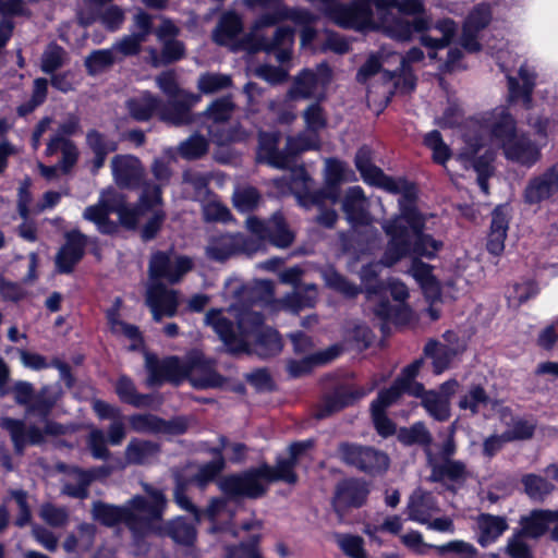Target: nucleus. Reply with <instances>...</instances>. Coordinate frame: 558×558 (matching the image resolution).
<instances>
[{"instance_id":"34","label":"nucleus","mask_w":558,"mask_h":558,"mask_svg":"<svg viewBox=\"0 0 558 558\" xmlns=\"http://www.w3.org/2000/svg\"><path fill=\"white\" fill-rule=\"evenodd\" d=\"M189 428V421L183 416L162 420L154 414L142 413V432L181 435Z\"/></svg>"},{"instance_id":"45","label":"nucleus","mask_w":558,"mask_h":558,"mask_svg":"<svg viewBox=\"0 0 558 558\" xmlns=\"http://www.w3.org/2000/svg\"><path fill=\"white\" fill-rule=\"evenodd\" d=\"M151 171L158 183L142 182V194L148 191L154 203L161 202V190L170 179L171 171L166 161L156 159L153 163Z\"/></svg>"},{"instance_id":"58","label":"nucleus","mask_w":558,"mask_h":558,"mask_svg":"<svg viewBox=\"0 0 558 558\" xmlns=\"http://www.w3.org/2000/svg\"><path fill=\"white\" fill-rule=\"evenodd\" d=\"M116 60L117 57L112 47L95 50L85 59V66L90 74L95 75L110 66Z\"/></svg>"},{"instance_id":"47","label":"nucleus","mask_w":558,"mask_h":558,"mask_svg":"<svg viewBox=\"0 0 558 558\" xmlns=\"http://www.w3.org/2000/svg\"><path fill=\"white\" fill-rule=\"evenodd\" d=\"M522 484L525 494L534 501H543L555 488L546 478L532 473L522 477Z\"/></svg>"},{"instance_id":"61","label":"nucleus","mask_w":558,"mask_h":558,"mask_svg":"<svg viewBox=\"0 0 558 558\" xmlns=\"http://www.w3.org/2000/svg\"><path fill=\"white\" fill-rule=\"evenodd\" d=\"M422 365V359L415 360L407 367H404L402 374L396 379L398 385L404 386V388L409 390V393L414 396H420L423 392V386L421 384L414 383V378L417 376Z\"/></svg>"},{"instance_id":"43","label":"nucleus","mask_w":558,"mask_h":558,"mask_svg":"<svg viewBox=\"0 0 558 558\" xmlns=\"http://www.w3.org/2000/svg\"><path fill=\"white\" fill-rule=\"evenodd\" d=\"M344 180V165L337 159H328L326 160L325 168V182L327 185L326 190H317L316 192H323L320 195L322 199L317 204H322L324 199H331L332 203H336L338 199L337 187Z\"/></svg>"},{"instance_id":"7","label":"nucleus","mask_w":558,"mask_h":558,"mask_svg":"<svg viewBox=\"0 0 558 558\" xmlns=\"http://www.w3.org/2000/svg\"><path fill=\"white\" fill-rule=\"evenodd\" d=\"M193 94L179 95L167 106L161 107L160 101L148 93H142V120L157 114L160 120L175 126L190 124L193 121L191 109L198 101Z\"/></svg>"},{"instance_id":"53","label":"nucleus","mask_w":558,"mask_h":558,"mask_svg":"<svg viewBox=\"0 0 558 558\" xmlns=\"http://www.w3.org/2000/svg\"><path fill=\"white\" fill-rule=\"evenodd\" d=\"M260 201V194L253 186H243L236 189L232 195V203L236 210L250 213L257 208Z\"/></svg>"},{"instance_id":"64","label":"nucleus","mask_w":558,"mask_h":558,"mask_svg":"<svg viewBox=\"0 0 558 558\" xmlns=\"http://www.w3.org/2000/svg\"><path fill=\"white\" fill-rule=\"evenodd\" d=\"M525 536L522 531H519L508 539L505 553L510 558H534L531 547L524 541Z\"/></svg>"},{"instance_id":"6","label":"nucleus","mask_w":558,"mask_h":558,"mask_svg":"<svg viewBox=\"0 0 558 558\" xmlns=\"http://www.w3.org/2000/svg\"><path fill=\"white\" fill-rule=\"evenodd\" d=\"M456 452L457 444L453 430H451L437 452L433 451L430 447L424 448L426 465L430 471L427 481L440 483L451 493H457L471 476L466 463L453 459Z\"/></svg>"},{"instance_id":"38","label":"nucleus","mask_w":558,"mask_h":558,"mask_svg":"<svg viewBox=\"0 0 558 558\" xmlns=\"http://www.w3.org/2000/svg\"><path fill=\"white\" fill-rule=\"evenodd\" d=\"M317 286L315 283H305L284 295L282 304L293 313H299L303 308L313 307L317 302Z\"/></svg>"},{"instance_id":"44","label":"nucleus","mask_w":558,"mask_h":558,"mask_svg":"<svg viewBox=\"0 0 558 558\" xmlns=\"http://www.w3.org/2000/svg\"><path fill=\"white\" fill-rule=\"evenodd\" d=\"M260 466L266 482L282 481L288 484L298 482V475L294 472L296 464L289 458H278L274 466L268 464H262Z\"/></svg>"},{"instance_id":"23","label":"nucleus","mask_w":558,"mask_h":558,"mask_svg":"<svg viewBox=\"0 0 558 558\" xmlns=\"http://www.w3.org/2000/svg\"><path fill=\"white\" fill-rule=\"evenodd\" d=\"M490 21L492 10L488 4H478L469 13L460 37V44L468 52H478L482 49V45L478 41V33Z\"/></svg>"},{"instance_id":"57","label":"nucleus","mask_w":558,"mask_h":558,"mask_svg":"<svg viewBox=\"0 0 558 558\" xmlns=\"http://www.w3.org/2000/svg\"><path fill=\"white\" fill-rule=\"evenodd\" d=\"M335 541L340 549L350 558H367L364 541L361 536L336 533Z\"/></svg>"},{"instance_id":"37","label":"nucleus","mask_w":558,"mask_h":558,"mask_svg":"<svg viewBox=\"0 0 558 558\" xmlns=\"http://www.w3.org/2000/svg\"><path fill=\"white\" fill-rule=\"evenodd\" d=\"M476 522L480 531L477 541L483 547L495 542L508 529L506 518L500 515L482 513Z\"/></svg>"},{"instance_id":"19","label":"nucleus","mask_w":558,"mask_h":558,"mask_svg":"<svg viewBox=\"0 0 558 558\" xmlns=\"http://www.w3.org/2000/svg\"><path fill=\"white\" fill-rule=\"evenodd\" d=\"M293 43L294 31L289 26L277 27L271 37L258 33L253 37L254 50L274 53L279 63L291 59Z\"/></svg>"},{"instance_id":"55","label":"nucleus","mask_w":558,"mask_h":558,"mask_svg":"<svg viewBox=\"0 0 558 558\" xmlns=\"http://www.w3.org/2000/svg\"><path fill=\"white\" fill-rule=\"evenodd\" d=\"M378 265L368 264L361 268L360 277L365 286V293L368 300H373L377 296H381L385 290V283L378 281Z\"/></svg>"},{"instance_id":"46","label":"nucleus","mask_w":558,"mask_h":558,"mask_svg":"<svg viewBox=\"0 0 558 558\" xmlns=\"http://www.w3.org/2000/svg\"><path fill=\"white\" fill-rule=\"evenodd\" d=\"M211 175L209 173L201 172L197 170H185L182 174L183 183L190 185L194 191L193 198L195 201L204 202L210 194L209 182Z\"/></svg>"},{"instance_id":"30","label":"nucleus","mask_w":558,"mask_h":558,"mask_svg":"<svg viewBox=\"0 0 558 558\" xmlns=\"http://www.w3.org/2000/svg\"><path fill=\"white\" fill-rule=\"evenodd\" d=\"M342 210L347 220L352 226L368 225L371 222L368 201L360 186H352L347 191L342 201Z\"/></svg>"},{"instance_id":"42","label":"nucleus","mask_w":558,"mask_h":558,"mask_svg":"<svg viewBox=\"0 0 558 558\" xmlns=\"http://www.w3.org/2000/svg\"><path fill=\"white\" fill-rule=\"evenodd\" d=\"M498 405L499 401L492 399L481 385H471L459 400V408L470 410L472 415L477 414L481 408L490 407L496 409Z\"/></svg>"},{"instance_id":"16","label":"nucleus","mask_w":558,"mask_h":558,"mask_svg":"<svg viewBox=\"0 0 558 558\" xmlns=\"http://www.w3.org/2000/svg\"><path fill=\"white\" fill-rule=\"evenodd\" d=\"M135 496L132 501L123 507H117L101 501L93 504L92 514L96 521L107 526L124 523L134 534L137 532L140 504Z\"/></svg>"},{"instance_id":"5","label":"nucleus","mask_w":558,"mask_h":558,"mask_svg":"<svg viewBox=\"0 0 558 558\" xmlns=\"http://www.w3.org/2000/svg\"><path fill=\"white\" fill-rule=\"evenodd\" d=\"M142 490V536H167L178 545L193 546L197 537L195 525L181 515L166 521L167 499L163 493L143 483Z\"/></svg>"},{"instance_id":"12","label":"nucleus","mask_w":558,"mask_h":558,"mask_svg":"<svg viewBox=\"0 0 558 558\" xmlns=\"http://www.w3.org/2000/svg\"><path fill=\"white\" fill-rule=\"evenodd\" d=\"M263 480H265L264 472L262 466H258L222 477L219 481V488L232 499H257L267 492V485L263 483Z\"/></svg>"},{"instance_id":"31","label":"nucleus","mask_w":558,"mask_h":558,"mask_svg":"<svg viewBox=\"0 0 558 558\" xmlns=\"http://www.w3.org/2000/svg\"><path fill=\"white\" fill-rule=\"evenodd\" d=\"M502 149L508 159L525 166L539 158L538 148L525 134H517Z\"/></svg>"},{"instance_id":"1","label":"nucleus","mask_w":558,"mask_h":558,"mask_svg":"<svg viewBox=\"0 0 558 558\" xmlns=\"http://www.w3.org/2000/svg\"><path fill=\"white\" fill-rule=\"evenodd\" d=\"M363 1L366 3V17L361 29L381 25L389 37L399 41L417 37L424 47H448L458 31L451 19L433 23L421 0Z\"/></svg>"},{"instance_id":"32","label":"nucleus","mask_w":558,"mask_h":558,"mask_svg":"<svg viewBox=\"0 0 558 558\" xmlns=\"http://www.w3.org/2000/svg\"><path fill=\"white\" fill-rule=\"evenodd\" d=\"M363 395L357 391H352L348 387H339L331 395L324 398L323 402L318 405L315 417L323 420L331 414L342 410L343 408L352 404L355 400Z\"/></svg>"},{"instance_id":"62","label":"nucleus","mask_w":558,"mask_h":558,"mask_svg":"<svg viewBox=\"0 0 558 558\" xmlns=\"http://www.w3.org/2000/svg\"><path fill=\"white\" fill-rule=\"evenodd\" d=\"M439 555L451 554L452 558H476V548L464 541H451L447 544L435 546Z\"/></svg>"},{"instance_id":"28","label":"nucleus","mask_w":558,"mask_h":558,"mask_svg":"<svg viewBox=\"0 0 558 558\" xmlns=\"http://www.w3.org/2000/svg\"><path fill=\"white\" fill-rule=\"evenodd\" d=\"M509 207L507 205L497 206L492 213V221L487 236V251L499 256L505 250V241L509 229Z\"/></svg>"},{"instance_id":"39","label":"nucleus","mask_w":558,"mask_h":558,"mask_svg":"<svg viewBox=\"0 0 558 558\" xmlns=\"http://www.w3.org/2000/svg\"><path fill=\"white\" fill-rule=\"evenodd\" d=\"M489 129L493 141L502 148L518 134L514 119L505 110L494 113Z\"/></svg>"},{"instance_id":"29","label":"nucleus","mask_w":558,"mask_h":558,"mask_svg":"<svg viewBox=\"0 0 558 558\" xmlns=\"http://www.w3.org/2000/svg\"><path fill=\"white\" fill-rule=\"evenodd\" d=\"M162 201L154 203L148 191L142 194V240L150 241L156 238L166 221Z\"/></svg>"},{"instance_id":"63","label":"nucleus","mask_w":558,"mask_h":558,"mask_svg":"<svg viewBox=\"0 0 558 558\" xmlns=\"http://www.w3.org/2000/svg\"><path fill=\"white\" fill-rule=\"evenodd\" d=\"M401 440L405 445H421L424 448H429L433 441L432 434L423 423H416L409 429H405L400 435Z\"/></svg>"},{"instance_id":"24","label":"nucleus","mask_w":558,"mask_h":558,"mask_svg":"<svg viewBox=\"0 0 558 558\" xmlns=\"http://www.w3.org/2000/svg\"><path fill=\"white\" fill-rule=\"evenodd\" d=\"M272 183L281 192L290 191L304 195L313 204H318L322 199L323 192H312V179L303 167H295L289 174L272 179Z\"/></svg>"},{"instance_id":"40","label":"nucleus","mask_w":558,"mask_h":558,"mask_svg":"<svg viewBox=\"0 0 558 558\" xmlns=\"http://www.w3.org/2000/svg\"><path fill=\"white\" fill-rule=\"evenodd\" d=\"M252 339L255 341L254 349H251L248 354L255 353L262 359H267L279 354L282 350L279 333L272 328L265 327Z\"/></svg>"},{"instance_id":"54","label":"nucleus","mask_w":558,"mask_h":558,"mask_svg":"<svg viewBox=\"0 0 558 558\" xmlns=\"http://www.w3.org/2000/svg\"><path fill=\"white\" fill-rule=\"evenodd\" d=\"M235 105L231 96L215 99L206 109L205 116L215 123L228 121L233 114Z\"/></svg>"},{"instance_id":"59","label":"nucleus","mask_w":558,"mask_h":558,"mask_svg":"<svg viewBox=\"0 0 558 558\" xmlns=\"http://www.w3.org/2000/svg\"><path fill=\"white\" fill-rule=\"evenodd\" d=\"M535 428L536 423L534 420L515 417L508 425V429L505 434L509 441L526 440L533 437Z\"/></svg>"},{"instance_id":"36","label":"nucleus","mask_w":558,"mask_h":558,"mask_svg":"<svg viewBox=\"0 0 558 558\" xmlns=\"http://www.w3.org/2000/svg\"><path fill=\"white\" fill-rule=\"evenodd\" d=\"M409 519L426 523L433 518L435 512H438V506L430 493H414L408 504Z\"/></svg>"},{"instance_id":"2","label":"nucleus","mask_w":558,"mask_h":558,"mask_svg":"<svg viewBox=\"0 0 558 558\" xmlns=\"http://www.w3.org/2000/svg\"><path fill=\"white\" fill-rule=\"evenodd\" d=\"M425 218L416 207L408 202L401 204V213L398 217L383 223L385 233L390 238L381 263L385 266H393L402 258L414 255L426 258L435 257L442 247V242L424 233Z\"/></svg>"},{"instance_id":"20","label":"nucleus","mask_w":558,"mask_h":558,"mask_svg":"<svg viewBox=\"0 0 558 558\" xmlns=\"http://www.w3.org/2000/svg\"><path fill=\"white\" fill-rule=\"evenodd\" d=\"M119 193L112 189L100 193L97 204L87 206L83 218L95 223L97 230L105 234L116 232L117 225L110 220L109 215L118 208Z\"/></svg>"},{"instance_id":"60","label":"nucleus","mask_w":558,"mask_h":558,"mask_svg":"<svg viewBox=\"0 0 558 558\" xmlns=\"http://www.w3.org/2000/svg\"><path fill=\"white\" fill-rule=\"evenodd\" d=\"M225 459H213L199 465L196 474L193 476V481L201 487L204 488L208 483L213 482L225 469Z\"/></svg>"},{"instance_id":"52","label":"nucleus","mask_w":558,"mask_h":558,"mask_svg":"<svg viewBox=\"0 0 558 558\" xmlns=\"http://www.w3.org/2000/svg\"><path fill=\"white\" fill-rule=\"evenodd\" d=\"M209 148V143L205 136L195 133L185 141L181 142L178 151L182 158L192 160L204 156Z\"/></svg>"},{"instance_id":"15","label":"nucleus","mask_w":558,"mask_h":558,"mask_svg":"<svg viewBox=\"0 0 558 558\" xmlns=\"http://www.w3.org/2000/svg\"><path fill=\"white\" fill-rule=\"evenodd\" d=\"M44 432L37 426H29L27 429L23 421L9 417L1 418L0 426L10 433L14 449L22 453L27 444L38 445L44 441V435H61L65 433L64 426L44 417Z\"/></svg>"},{"instance_id":"14","label":"nucleus","mask_w":558,"mask_h":558,"mask_svg":"<svg viewBox=\"0 0 558 558\" xmlns=\"http://www.w3.org/2000/svg\"><path fill=\"white\" fill-rule=\"evenodd\" d=\"M279 141L278 132H259L256 160L278 169L290 167L300 149L295 147V140L292 137L287 138L283 149L278 148Z\"/></svg>"},{"instance_id":"41","label":"nucleus","mask_w":558,"mask_h":558,"mask_svg":"<svg viewBox=\"0 0 558 558\" xmlns=\"http://www.w3.org/2000/svg\"><path fill=\"white\" fill-rule=\"evenodd\" d=\"M519 76L522 81V85H520L514 77L508 76L509 99L511 101L522 99L524 105L529 107L535 85V75L526 66L522 65L519 70Z\"/></svg>"},{"instance_id":"33","label":"nucleus","mask_w":558,"mask_h":558,"mask_svg":"<svg viewBox=\"0 0 558 558\" xmlns=\"http://www.w3.org/2000/svg\"><path fill=\"white\" fill-rule=\"evenodd\" d=\"M114 180L121 187H136L140 182V163L135 157L118 156L112 160Z\"/></svg>"},{"instance_id":"35","label":"nucleus","mask_w":558,"mask_h":558,"mask_svg":"<svg viewBox=\"0 0 558 558\" xmlns=\"http://www.w3.org/2000/svg\"><path fill=\"white\" fill-rule=\"evenodd\" d=\"M240 16L231 11L223 13L213 31V40L220 46H228L242 33Z\"/></svg>"},{"instance_id":"10","label":"nucleus","mask_w":558,"mask_h":558,"mask_svg":"<svg viewBox=\"0 0 558 558\" xmlns=\"http://www.w3.org/2000/svg\"><path fill=\"white\" fill-rule=\"evenodd\" d=\"M330 82V68L326 63H320L315 69H304L296 74L287 95L292 100L315 98L319 101L325 99L326 88Z\"/></svg>"},{"instance_id":"51","label":"nucleus","mask_w":558,"mask_h":558,"mask_svg":"<svg viewBox=\"0 0 558 558\" xmlns=\"http://www.w3.org/2000/svg\"><path fill=\"white\" fill-rule=\"evenodd\" d=\"M121 306V300L116 299L112 307L107 311V319L110 325V329L116 335H122L130 340H136L138 336V329L134 325L122 322L119 317V310Z\"/></svg>"},{"instance_id":"27","label":"nucleus","mask_w":558,"mask_h":558,"mask_svg":"<svg viewBox=\"0 0 558 558\" xmlns=\"http://www.w3.org/2000/svg\"><path fill=\"white\" fill-rule=\"evenodd\" d=\"M387 289L393 300L398 301L400 304L392 306L389 301L381 300L374 306V314L384 322L381 329H384L385 322L396 318L397 312L404 317L409 314V308L403 304V302L409 298L407 286L399 280L392 279L388 282L387 288L385 287L384 291Z\"/></svg>"},{"instance_id":"50","label":"nucleus","mask_w":558,"mask_h":558,"mask_svg":"<svg viewBox=\"0 0 558 558\" xmlns=\"http://www.w3.org/2000/svg\"><path fill=\"white\" fill-rule=\"evenodd\" d=\"M232 78L228 74L206 72L197 80V87L203 94H214L231 87Z\"/></svg>"},{"instance_id":"4","label":"nucleus","mask_w":558,"mask_h":558,"mask_svg":"<svg viewBox=\"0 0 558 558\" xmlns=\"http://www.w3.org/2000/svg\"><path fill=\"white\" fill-rule=\"evenodd\" d=\"M204 323L232 354L250 353V340L265 328L262 313L244 305L226 311L211 308L205 314Z\"/></svg>"},{"instance_id":"9","label":"nucleus","mask_w":558,"mask_h":558,"mask_svg":"<svg viewBox=\"0 0 558 558\" xmlns=\"http://www.w3.org/2000/svg\"><path fill=\"white\" fill-rule=\"evenodd\" d=\"M262 250L259 240L247 236L241 232H227L211 235L205 246L208 259L223 263L229 258L244 254L251 256Z\"/></svg>"},{"instance_id":"48","label":"nucleus","mask_w":558,"mask_h":558,"mask_svg":"<svg viewBox=\"0 0 558 558\" xmlns=\"http://www.w3.org/2000/svg\"><path fill=\"white\" fill-rule=\"evenodd\" d=\"M260 534H252L239 545L226 546V558H263L259 551Z\"/></svg>"},{"instance_id":"21","label":"nucleus","mask_w":558,"mask_h":558,"mask_svg":"<svg viewBox=\"0 0 558 558\" xmlns=\"http://www.w3.org/2000/svg\"><path fill=\"white\" fill-rule=\"evenodd\" d=\"M520 525V531L526 537L537 539L549 531L550 538L558 542V510H532L527 515L521 517Z\"/></svg>"},{"instance_id":"17","label":"nucleus","mask_w":558,"mask_h":558,"mask_svg":"<svg viewBox=\"0 0 558 558\" xmlns=\"http://www.w3.org/2000/svg\"><path fill=\"white\" fill-rule=\"evenodd\" d=\"M181 304L180 292L156 282L147 289L146 305L153 319L160 323L163 318H172L178 314Z\"/></svg>"},{"instance_id":"11","label":"nucleus","mask_w":558,"mask_h":558,"mask_svg":"<svg viewBox=\"0 0 558 558\" xmlns=\"http://www.w3.org/2000/svg\"><path fill=\"white\" fill-rule=\"evenodd\" d=\"M245 228L257 236L254 239L260 241L262 248L265 240L278 248H287L295 239L280 211L274 213L267 221L250 216L245 220Z\"/></svg>"},{"instance_id":"26","label":"nucleus","mask_w":558,"mask_h":558,"mask_svg":"<svg viewBox=\"0 0 558 558\" xmlns=\"http://www.w3.org/2000/svg\"><path fill=\"white\" fill-rule=\"evenodd\" d=\"M556 192H558V163L530 180L524 190V199L529 204H537Z\"/></svg>"},{"instance_id":"56","label":"nucleus","mask_w":558,"mask_h":558,"mask_svg":"<svg viewBox=\"0 0 558 558\" xmlns=\"http://www.w3.org/2000/svg\"><path fill=\"white\" fill-rule=\"evenodd\" d=\"M422 403L426 411L437 421H446L450 415L449 401L444 396L429 391L423 397Z\"/></svg>"},{"instance_id":"25","label":"nucleus","mask_w":558,"mask_h":558,"mask_svg":"<svg viewBox=\"0 0 558 558\" xmlns=\"http://www.w3.org/2000/svg\"><path fill=\"white\" fill-rule=\"evenodd\" d=\"M87 238L77 230L65 234V243L59 250L56 256V266L60 272L69 274L74 266L82 259Z\"/></svg>"},{"instance_id":"22","label":"nucleus","mask_w":558,"mask_h":558,"mask_svg":"<svg viewBox=\"0 0 558 558\" xmlns=\"http://www.w3.org/2000/svg\"><path fill=\"white\" fill-rule=\"evenodd\" d=\"M444 338L447 343L429 340L424 347V354L433 360L434 373L436 374L447 369L453 359L464 351V344L458 341L456 333L447 331Z\"/></svg>"},{"instance_id":"3","label":"nucleus","mask_w":558,"mask_h":558,"mask_svg":"<svg viewBox=\"0 0 558 558\" xmlns=\"http://www.w3.org/2000/svg\"><path fill=\"white\" fill-rule=\"evenodd\" d=\"M145 366L148 372L146 384L157 387L163 383L179 385L189 378L196 388L218 387L222 377L214 369L213 362L199 351H192L184 357L167 356L158 359L154 354H145Z\"/></svg>"},{"instance_id":"49","label":"nucleus","mask_w":558,"mask_h":558,"mask_svg":"<svg viewBox=\"0 0 558 558\" xmlns=\"http://www.w3.org/2000/svg\"><path fill=\"white\" fill-rule=\"evenodd\" d=\"M276 14V19L268 16L266 19V23L278 24L279 22L289 20L298 25L306 26L311 25L316 20L315 15L311 13L308 10L301 8H289L286 4H283L280 11H278Z\"/></svg>"},{"instance_id":"18","label":"nucleus","mask_w":558,"mask_h":558,"mask_svg":"<svg viewBox=\"0 0 558 558\" xmlns=\"http://www.w3.org/2000/svg\"><path fill=\"white\" fill-rule=\"evenodd\" d=\"M368 495L366 484L357 478H345L340 481L335 489L332 498V507L338 517V521L344 520L345 510L348 508L361 507Z\"/></svg>"},{"instance_id":"13","label":"nucleus","mask_w":558,"mask_h":558,"mask_svg":"<svg viewBox=\"0 0 558 558\" xmlns=\"http://www.w3.org/2000/svg\"><path fill=\"white\" fill-rule=\"evenodd\" d=\"M194 267V262L186 255L172 257V252L157 251L148 262V275L153 280H166L170 284L179 283Z\"/></svg>"},{"instance_id":"8","label":"nucleus","mask_w":558,"mask_h":558,"mask_svg":"<svg viewBox=\"0 0 558 558\" xmlns=\"http://www.w3.org/2000/svg\"><path fill=\"white\" fill-rule=\"evenodd\" d=\"M337 456L345 465L373 476L385 473L390 462L384 451L349 441L338 445Z\"/></svg>"}]
</instances>
